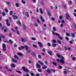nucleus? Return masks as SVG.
Segmentation results:
<instances>
[{"label": "nucleus", "instance_id": "nucleus-1", "mask_svg": "<svg viewBox=\"0 0 76 76\" xmlns=\"http://www.w3.org/2000/svg\"><path fill=\"white\" fill-rule=\"evenodd\" d=\"M21 48L23 50L24 48H26V53H30V50H29V48H28V47L27 46L25 45L24 46H21Z\"/></svg>", "mask_w": 76, "mask_h": 76}, {"label": "nucleus", "instance_id": "nucleus-2", "mask_svg": "<svg viewBox=\"0 0 76 76\" xmlns=\"http://www.w3.org/2000/svg\"><path fill=\"white\" fill-rule=\"evenodd\" d=\"M52 34L53 35H57V36H58V37L59 39L60 40H63V38L60 36V35L56 33H54V31H52Z\"/></svg>", "mask_w": 76, "mask_h": 76}, {"label": "nucleus", "instance_id": "nucleus-3", "mask_svg": "<svg viewBox=\"0 0 76 76\" xmlns=\"http://www.w3.org/2000/svg\"><path fill=\"white\" fill-rule=\"evenodd\" d=\"M65 16H66V18L67 19H68V20H72V18H71V17H70V16L69 14L67 13H66L65 14Z\"/></svg>", "mask_w": 76, "mask_h": 76}, {"label": "nucleus", "instance_id": "nucleus-4", "mask_svg": "<svg viewBox=\"0 0 76 76\" xmlns=\"http://www.w3.org/2000/svg\"><path fill=\"white\" fill-rule=\"evenodd\" d=\"M6 45L5 44H3L2 45V50L3 51H6Z\"/></svg>", "mask_w": 76, "mask_h": 76}, {"label": "nucleus", "instance_id": "nucleus-5", "mask_svg": "<svg viewBox=\"0 0 76 76\" xmlns=\"http://www.w3.org/2000/svg\"><path fill=\"white\" fill-rule=\"evenodd\" d=\"M57 61L60 62V63H61V64H64V61L63 60H60L59 59H57Z\"/></svg>", "mask_w": 76, "mask_h": 76}, {"label": "nucleus", "instance_id": "nucleus-6", "mask_svg": "<svg viewBox=\"0 0 76 76\" xmlns=\"http://www.w3.org/2000/svg\"><path fill=\"white\" fill-rule=\"evenodd\" d=\"M23 71L25 72H26V73L29 72V70L27 69H26L25 67L24 66L23 67Z\"/></svg>", "mask_w": 76, "mask_h": 76}, {"label": "nucleus", "instance_id": "nucleus-7", "mask_svg": "<svg viewBox=\"0 0 76 76\" xmlns=\"http://www.w3.org/2000/svg\"><path fill=\"white\" fill-rule=\"evenodd\" d=\"M37 44L39 45H40V47L42 48L43 47V45H42V43L40 42H37Z\"/></svg>", "mask_w": 76, "mask_h": 76}, {"label": "nucleus", "instance_id": "nucleus-8", "mask_svg": "<svg viewBox=\"0 0 76 76\" xmlns=\"http://www.w3.org/2000/svg\"><path fill=\"white\" fill-rule=\"evenodd\" d=\"M5 67L6 69H7V71H9V72H12V70L11 69H9V68L7 66H5Z\"/></svg>", "mask_w": 76, "mask_h": 76}, {"label": "nucleus", "instance_id": "nucleus-9", "mask_svg": "<svg viewBox=\"0 0 76 76\" xmlns=\"http://www.w3.org/2000/svg\"><path fill=\"white\" fill-rule=\"evenodd\" d=\"M17 55H18V56H20V57L23 56V55L22 54L18 52L17 53Z\"/></svg>", "mask_w": 76, "mask_h": 76}, {"label": "nucleus", "instance_id": "nucleus-10", "mask_svg": "<svg viewBox=\"0 0 76 76\" xmlns=\"http://www.w3.org/2000/svg\"><path fill=\"white\" fill-rule=\"evenodd\" d=\"M16 23L17 24H18L20 26H21V23H20V22L19 20H18L16 22Z\"/></svg>", "mask_w": 76, "mask_h": 76}, {"label": "nucleus", "instance_id": "nucleus-11", "mask_svg": "<svg viewBox=\"0 0 76 76\" xmlns=\"http://www.w3.org/2000/svg\"><path fill=\"white\" fill-rule=\"evenodd\" d=\"M38 62L39 64H40L42 66H44V63H43V62L39 61H38Z\"/></svg>", "mask_w": 76, "mask_h": 76}, {"label": "nucleus", "instance_id": "nucleus-12", "mask_svg": "<svg viewBox=\"0 0 76 76\" xmlns=\"http://www.w3.org/2000/svg\"><path fill=\"white\" fill-rule=\"evenodd\" d=\"M36 66L37 68H39V69H40L41 68V66L40 65L38 64H36Z\"/></svg>", "mask_w": 76, "mask_h": 76}, {"label": "nucleus", "instance_id": "nucleus-13", "mask_svg": "<svg viewBox=\"0 0 76 76\" xmlns=\"http://www.w3.org/2000/svg\"><path fill=\"white\" fill-rule=\"evenodd\" d=\"M48 54H49L50 56H52V53H53V51H48Z\"/></svg>", "mask_w": 76, "mask_h": 76}, {"label": "nucleus", "instance_id": "nucleus-14", "mask_svg": "<svg viewBox=\"0 0 76 76\" xmlns=\"http://www.w3.org/2000/svg\"><path fill=\"white\" fill-rule=\"evenodd\" d=\"M12 62H15V63H17L18 61L16 59H15L14 58L12 59Z\"/></svg>", "mask_w": 76, "mask_h": 76}, {"label": "nucleus", "instance_id": "nucleus-15", "mask_svg": "<svg viewBox=\"0 0 76 76\" xmlns=\"http://www.w3.org/2000/svg\"><path fill=\"white\" fill-rule=\"evenodd\" d=\"M13 19H18V17L17 16L13 15Z\"/></svg>", "mask_w": 76, "mask_h": 76}, {"label": "nucleus", "instance_id": "nucleus-16", "mask_svg": "<svg viewBox=\"0 0 76 76\" xmlns=\"http://www.w3.org/2000/svg\"><path fill=\"white\" fill-rule=\"evenodd\" d=\"M40 19L41 20L42 22H45V20L41 16H40Z\"/></svg>", "mask_w": 76, "mask_h": 76}, {"label": "nucleus", "instance_id": "nucleus-17", "mask_svg": "<svg viewBox=\"0 0 76 76\" xmlns=\"http://www.w3.org/2000/svg\"><path fill=\"white\" fill-rule=\"evenodd\" d=\"M71 36L72 38H75V34L74 33H71Z\"/></svg>", "mask_w": 76, "mask_h": 76}, {"label": "nucleus", "instance_id": "nucleus-18", "mask_svg": "<svg viewBox=\"0 0 76 76\" xmlns=\"http://www.w3.org/2000/svg\"><path fill=\"white\" fill-rule=\"evenodd\" d=\"M21 41L22 42H25L26 41V40L23 38H21Z\"/></svg>", "mask_w": 76, "mask_h": 76}, {"label": "nucleus", "instance_id": "nucleus-19", "mask_svg": "<svg viewBox=\"0 0 76 76\" xmlns=\"http://www.w3.org/2000/svg\"><path fill=\"white\" fill-rule=\"evenodd\" d=\"M39 11L41 14H42L43 13V11H42V10L41 8L39 9Z\"/></svg>", "mask_w": 76, "mask_h": 76}, {"label": "nucleus", "instance_id": "nucleus-20", "mask_svg": "<svg viewBox=\"0 0 76 76\" xmlns=\"http://www.w3.org/2000/svg\"><path fill=\"white\" fill-rule=\"evenodd\" d=\"M47 13L49 16H51V13H50V11H48Z\"/></svg>", "mask_w": 76, "mask_h": 76}, {"label": "nucleus", "instance_id": "nucleus-21", "mask_svg": "<svg viewBox=\"0 0 76 76\" xmlns=\"http://www.w3.org/2000/svg\"><path fill=\"white\" fill-rule=\"evenodd\" d=\"M63 7L65 8V9H67V6L65 4H63L62 5Z\"/></svg>", "mask_w": 76, "mask_h": 76}, {"label": "nucleus", "instance_id": "nucleus-22", "mask_svg": "<svg viewBox=\"0 0 76 76\" xmlns=\"http://www.w3.org/2000/svg\"><path fill=\"white\" fill-rule=\"evenodd\" d=\"M15 66H16L14 64H12L11 65V66L12 67H13V68H15Z\"/></svg>", "mask_w": 76, "mask_h": 76}, {"label": "nucleus", "instance_id": "nucleus-23", "mask_svg": "<svg viewBox=\"0 0 76 76\" xmlns=\"http://www.w3.org/2000/svg\"><path fill=\"white\" fill-rule=\"evenodd\" d=\"M22 26L23 27V28L24 29H25V30L26 29V26H25V25L23 24Z\"/></svg>", "mask_w": 76, "mask_h": 76}, {"label": "nucleus", "instance_id": "nucleus-24", "mask_svg": "<svg viewBox=\"0 0 76 76\" xmlns=\"http://www.w3.org/2000/svg\"><path fill=\"white\" fill-rule=\"evenodd\" d=\"M57 41L58 44H61V42L59 40H57Z\"/></svg>", "mask_w": 76, "mask_h": 76}, {"label": "nucleus", "instance_id": "nucleus-25", "mask_svg": "<svg viewBox=\"0 0 76 76\" xmlns=\"http://www.w3.org/2000/svg\"><path fill=\"white\" fill-rule=\"evenodd\" d=\"M37 70L39 72H42V69H38Z\"/></svg>", "mask_w": 76, "mask_h": 76}, {"label": "nucleus", "instance_id": "nucleus-26", "mask_svg": "<svg viewBox=\"0 0 76 76\" xmlns=\"http://www.w3.org/2000/svg\"><path fill=\"white\" fill-rule=\"evenodd\" d=\"M53 30L54 31H57V30L56 29V27H53Z\"/></svg>", "mask_w": 76, "mask_h": 76}, {"label": "nucleus", "instance_id": "nucleus-27", "mask_svg": "<svg viewBox=\"0 0 76 76\" xmlns=\"http://www.w3.org/2000/svg\"><path fill=\"white\" fill-rule=\"evenodd\" d=\"M15 6L17 7H19V4H18L17 3H15Z\"/></svg>", "mask_w": 76, "mask_h": 76}, {"label": "nucleus", "instance_id": "nucleus-28", "mask_svg": "<svg viewBox=\"0 0 76 76\" xmlns=\"http://www.w3.org/2000/svg\"><path fill=\"white\" fill-rule=\"evenodd\" d=\"M25 15L27 17H28L29 16V14H28V12H26L25 14Z\"/></svg>", "mask_w": 76, "mask_h": 76}, {"label": "nucleus", "instance_id": "nucleus-29", "mask_svg": "<svg viewBox=\"0 0 76 76\" xmlns=\"http://www.w3.org/2000/svg\"><path fill=\"white\" fill-rule=\"evenodd\" d=\"M46 68H47V66L45 65L42 66V69H46Z\"/></svg>", "mask_w": 76, "mask_h": 76}, {"label": "nucleus", "instance_id": "nucleus-30", "mask_svg": "<svg viewBox=\"0 0 76 76\" xmlns=\"http://www.w3.org/2000/svg\"><path fill=\"white\" fill-rule=\"evenodd\" d=\"M52 45L53 47H56L57 45H56V44L53 43L52 44Z\"/></svg>", "mask_w": 76, "mask_h": 76}, {"label": "nucleus", "instance_id": "nucleus-31", "mask_svg": "<svg viewBox=\"0 0 76 76\" xmlns=\"http://www.w3.org/2000/svg\"><path fill=\"white\" fill-rule=\"evenodd\" d=\"M56 57H58V58H60V57H61V56L59 54H56Z\"/></svg>", "mask_w": 76, "mask_h": 76}, {"label": "nucleus", "instance_id": "nucleus-32", "mask_svg": "<svg viewBox=\"0 0 76 76\" xmlns=\"http://www.w3.org/2000/svg\"><path fill=\"white\" fill-rule=\"evenodd\" d=\"M60 58H61V60H64V58L63 57V56H61Z\"/></svg>", "mask_w": 76, "mask_h": 76}, {"label": "nucleus", "instance_id": "nucleus-33", "mask_svg": "<svg viewBox=\"0 0 76 76\" xmlns=\"http://www.w3.org/2000/svg\"><path fill=\"white\" fill-rule=\"evenodd\" d=\"M46 72H47V73H50V72H51V70L50 69H48L46 71Z\"/></svg>", "mask_w": 76, "mask_h": 76}, {"label": "nucleus", "instance_id": "nucleus-34", "mask_svg": "<svg viewBox=\"0 0 76 76\" xmlns=\"http://www.w3.org/2000/svg\"><path fill=\"white\" fill-rule=\"evenodd\" d=\"M52 64H53L54 66H57V63L54 62H53Z\"/></svg>", "mask_w": 76, "mask_h": 76}, {"label": "nucleus", "instance_id": "nucleus-35", "mask_svg": "<svg viewBox=\"0 0 76 76\" xmlns=\"http://www.w3.org/2000/svg\"><path fill=\"white\" fill-rule=\"evenodd\" d=\"M21 2H22V3H23V4H26V2H25V1L23 0H22L21 1Z\"/></svg>", "mask_w": 76, "mask_h": 76}, {"label": "nucleus", "instance_id": "nucleus-36", "mask_svg": "<svg viewBox=\"0 0 76 76\" xmlns=\"http://www.w3.org/2000/svg\"><path fill=\"white\" fill-rule=\"evenodd\" d=\"M10 15H12L13 14V11H10Z\"/></svg>", "mask_w": 76, "mask_h": 76}, {"label": "nucleus", "instance_id": "nucleus-37", "mask_svg": "<svg viewBox=\"0 0 76 76\" xmlns=\"http://www.w3.org/2000/svg\"><path fill=\"white\" fill-rule=\"evenodd\" d=\"M63 19V16H60L59 17V19Z\"/></svg>", "mask_w": 76, "mask_h": 76}, {"label": "nucleus", "instance_id": "nucleus-38", "mask_svg": "<svg viewBox=\"0 0 76 76\" xmlns=\"http://www.w3.org/2000/svg\"><path fill=\"white\" fill-rule=\"evenodd\" d=\"M51 20H53V21H54V20H55V18L53 17L51 18Z\"/></svg>", "mask_w": 76, "mask_h": 76}, {"label": "nucleus", "instance_id": "nucleus-39", "mask_svg": "<svg viewBox=\"0 0 76 76\" xmlns=\"http://www.w3.org/2000/svg\"><path fill=\"white\" fill-rule=\"evenodd\" d=\"M45 4V3H44V2H43V1H42L41 3V4L42 5V6H43V5H44Z\"/></svg>", "mask_w": 76, "mask_h": 76}, {"label": "nucleus", "instance_id": "nucleus-40", "mask_svg": "<svg viewBox=\"0 0 76 76\" xmlns=\"http://www.w3.org/2000/svg\"><path fill=\"white\" fill-rule=\"evenodd\" d=\"M14 57L15 58H17V59H19V58H18V57L16 55H15L14 56Z\"/></svg>", "mask_w": 76, "mask_h": 76}, {"label": "nucleus", "instance_id": "nucleus-41", "mask_svg": "<svg viewBox=\"0 0 76 76\" xmlns=\"http://www.w3.org/2000/svg\"><path fill=\"white\" fill-rule=\"evenodd\" d=\"M11 30L12 31H13V32H16V31L13 28H11Z\"/></svg>", "mask_w": 76, "mask_h": 76}, {"label": "nucleus", "instance_id": "nucleus-42", "mask_svg": "<svg viewBox=\"0 0 76 76\" xmlns=\"http://www.w3.org/2000/svg\"><path fill=\"white\" fill-rule=\"evenodd\" d=\"M72 60L73 61H75L76 60V58L75 57H72Z\"/></svg>", "mask_w": 76, "mask_h": 76}, {"label": "nucleus", "instance_id": "nucleus-43", "mask_svg": "<svg viewBox=\"0 0 76 76\" xmlns=\"http://www.w3.org/2000/svg\"><path fill=\"white\" fill-rule=\"evenodd\" d=\"M31 55L32 56H35V55H36V54L35 53H33L32 54H31Z\"/></svg>", "mask_w": 76, "mask_h": 76}, {"label": "nucleus", "instance_id": "nucleus-44", "mask_svg": "<svg viewBox=\"0 0 76 76\" xmlns=\"http://www.w3.org/2000/svg\"><path fill=\"white\" fill-rule=\"evenodd\" d=\"M47 45H48V46H51V44L50 43H47Z\"/></svg>", "mask_w": 76, "mask_h": 76}, {"label": "nucleus", "instance_id": "nucleus-45", "mask_svg": "<svg viewBox=\"0 0 76 76\" xmlns=\"http://www.w3.org/2000/svg\"><path fill=\"white\" fill-rule=\"evenodd\" d=\"M6 25L7 26H10V23H7Z\"/></svg>", "mask_w": 76, "mask_h": 76}, {"label": "nucleus", "instance_id": "nucleus-46", "mask_svg": "<svg viewBox=\"0 0 76 76\" xmlns=\"http://www.w3.org/2000/svg\"><path fill=\"white\" fill-rule=\"evenodd\" d=\"M34 26L36 27H37V26H38V24H37V23H35Z\"/></svg>", "mask_w": 76, "mask_h": 76}, {"label": "nucleus", "instance_id": "nucleus-47", "mask_svg": "<svg viewBox=\"0 0 76 76\" xmlns=\"http://www.w3.org/2000/svg\"><path fill=\"white\" fill-rule=\"evenodd\" d=\"M9 42L11 44H13V42H12V40L10 39L9 40Z\"/></svg>", "mask_w": 76, "mask_h": 76}, {"label": "nucleus", "instance_id": "nucleus-48", "mask_svg": "<svg viewBox=\"0 0 76 76\" xmlns=\"http://www.w3.org/2000/svg\"><path fill=\"white\" fill-rule=\"evenodd\" d=\"M52 42L53 43H56V41L55 40L53 39L52 40Z\"/></svg>", "mask_w": 76, "mask_h": 76}, {"label": "nucleus", "instance_id": "nucleus-49", "mask_svg": "<svg viewBox=\"0 0 76 76\" xmlns=\"http://www.w3.org/2000/svg\"><path fill=\"white\" fill-rule=\"evenodd\" d=\"M32 45L33 46V47H34V48H37V46L36 45L33 44Z\"/></svg>", "mask_w": 76, "mask_h": 76}, {"label": "nucleus", "instance_id": "nucleus-50", "mask_svg": "<svg viewBox=\"0 0 76 76\" xmlns=\"http://www.w3.org/2000/svg\"><path fill=\"white\" fill-rule=\"evenodd\" d=\"M74 26L75 27V29H76V24L75 23L74 24Z\"/></svg>", "mask_w": 76, "mask_h": 76}, {"label": "nucleus", "instance_id": "nucleus-51", "mask_svg": "<svg viewBox=\"0 0 76 76\" xmlns=\"http://www.w3.org/2000/svg\"><path fill=\"white\" fill-rule=\"evenodd\" d=\"M64 73L65 75H66L67 73V72L66 71H64Z\"/></svg>", "mask_w": 76, "mask_h": 76}, {"label": "nucleus", "instance_id": "nucleus-52", "mask_svg": "<svg viewBox=\"0 0 76 76\" xmlns=\"http://www.w3.org/2000/svg\"><path fill=\"white\" fill-rule=\"evenodd\" d=\"M5 11L6 13L8 12V10H7V9L6 8L5 9Z\"/></svg>", "mask_w": 76, "mask_h": 76}, {"label": "nucleus", "instance_id": "nucleus-53", "mask_svg": "<svg viewBox=\"0 0 76 76\" xmlns=\"http://www.w3.org/2000/svg\"><path fill=\"white\" fill-rule=\"evenodd\" d=\"M2 15L3 16H5V15H6V14H5V13H4V12H2Z\"/></svg>", "mask_w": 76, "mask_h": 76}, {"label": "nucleus", "instance_id": "nucleus-54", "mask_svg": "<svg viewBox=\"0 0 76 76\" xmlns=\"http://www.w3.org/2000/svg\"><path fill=\"white\" fill-rule=\"evenodd\" d=\"M58 67H59V69H62V66H60V65H59Z\"/></svg>", "mask_w": 76, "mask_h": 76}, {"label": "nucleus", "instance_id": "nucleus-55", "mask_svg": "<svg viewBox=\"0 0 76 76\" xmlns=\"http://www.w3.org/2000/svg\"><path fill=\"white\" fill-rule=\"evenodd\" d=\"M28 63L29 64H31V63H32V61L31 60H29L28 61Z\"/></svg>", "mask_w": 76, "mask_h": 76}, {"label": "nucleus", "instance_id": "nucleus-56", "mask_svg": "<svg viewBox=\"0 0 76 76\" xmlns=\"http://www.w3.org/2000/svg\"><path fill=\"white\" fill-rule=\"evenodd\" d=\"M69 42L70 43V44H73V42H72V41L71 40H70Z\"/></svg>", "mask_w": 76, "mask_h": 76}, {"label": "nucleus", "instance_id": "nucleus-57", "mask_svg": "<svg viewBox=\"0 0 76 76\" xmlns=\"http://www.w3.org/2000/svg\"><path fill=\"white\" fill-rule=\"evenodd\" d=\"M4 32H7V29H5L4 30Z\"/></svg>", "mask_w": 76, "mask_h": 76}, {"label": "nucleus", "instance_id": "nucleus-58", "mask_svg": "<svg viewBox=\"0 0 76 76\" xmlns=\"http://www.w3.org/2000/svg\"><path fill=\"white\" fill-rule=\"evenodd\" d=\"M42 51L43 52H45V48H43L42 49Z\"/></svg>", "mask_w": 76, "mask_h": 76}, {"label": "nucleus", "instance_id": "nucleus-59", "mask_svg": "<svg viewBox=\"0 0 76 76\" xmlns=\"http://www.w3.org/2000/svg\"><path fill=\"white\" fill-rule=\"evenodd\" d=\"M65 39L66 40H67V41H69V38H68V37H65Z\"/></svg>", "mask_w": 76, "mask_h": 76}, {"label": "nucleus", "instance_id": "nucleus-60", "mask_svg": "<svg viewBox=\"0 0 76 76\" xmlns=\"http://www.w3.org/2000/svg\"><path fill=\"white\" fill-rule=\"evenodd\" d=\"M61 22L62 23H64V20H61Z\"/></svg>", "mask_w": 76, "mask_h": 76}, {"label": "nucleus", "instance_id": "nucleus-61", "mask_svg": "<svg viewBox=\"0 0 76 76\" xmlns=\"http://www.w3.org/2000/svg\"><path fill=\"white\" fill-rule=\"evenodd\" d=\"M1 37L2 38H3V39L4 38V35H1Z\"/></svg>", "mask_w": 76, "mask_h": 76}, {"label": "nucleus", "instance_id": "nucleus-62", "mask_svg": "<svg viewBox=\"0 0 76 76\" xmlns=\"http://www.w3.org/2000/svg\"><path fill=\"white\" fill-rule=\"evenodd\" d=\"M38 57L39 58H41V55H38Z\"/></svg>", "mask_w": 76, "mask_h": 76}, {"label": "nucleus", "instance_id": "nucleus-63", "mask_svg": "<svg viewBox=\"0 0 76 76\" xmlns=\"http://www.w3.org/2000/svg\"><path fill=\"white\" fill-rule=\"evenodd\" d=\"M30 75H31V76H34V74L33 73H30Z\"/></svg>", "mask_w": 76, "mask_h": 76}, {"label": "nucleus", "instance_id": "nucleus-64", "mask_svg": "<svg viewBox=\"0 0 76 76\" xmlns=\"http://www.w3.org/2000/svg\"><path fill=\"white\" fill-rule=\"evenodd\" d=\"M64 49H65V50H68V48L66 47H64Z\"/></svg>", "mask_w": 76, "mask_h": 76}]
</instances>
